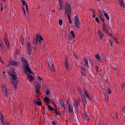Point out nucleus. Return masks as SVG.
Here are the masks:
<instances>
[{
  "label": "nucleus",
  "instance_id": "nucleus-1",
  "mask_svg": "<svg viewBox=\"0 0 125 125\" xmlns=\"http://www.w3.org/2000/svg\"><path fill=\"white\" fill-rule=\"evenodd\" d=\"M22 61L23 63V67L24 69V71L27 76V78L31 82L33 80H34V78L33 76L29 74L27 72H28L30 74H34L32 72L29 66L28 63L26 60L22 58Z\"/></svg>",
  "mask_w": 125,
  "mask_h": 125
},
{
  "label": "nucleus",
  "instance_id": "nucleus-2",
  "mask_svg": "<svg viewBox=\"0 0 125 125\" xmlns=\"http://www.w3.org/2000/svg\"><path fill=\"white\" fill-rule=\"evenodd\" d=\"M64 9L65 11V14H67V16H70L71 13V9L70 5L68 2H66L65 4Z\"/></svg>",
  "mask_w": 125,
  "mask_h": 125
},
{
  "label": "nucleus",
  "instance_id": "nucleus-3",
  "mask_svg": "<svg viewBox=\"0 0 125 125\" xmlns=\"http://www.w3.org/2000/svg\"><path fill=\"white\" fill-rule=\"evenodd\" d=\"M74 23L77 29H79L80 28L79 19L77 16H75L74 17Z\"/></svg>",
  "mask_w": 125,
  "mask_h": 125
},
{
  "label": "nucleus",
  "instance_id": "nucleus-4",
  "mask_svg": "<svg viewBox=\"0 0 125 125\" xmlns=\"http://www.w3.org/2000/svg\"><path fill=\"white\" fill-rule=\"evenodd\" d=\"M8 73L11 76L12 79L13 81L17 80V75L16 73L14 72V71H12L11 72H8Z\"/></svg>",
  "mask_w": 125,
  "mask_h": 125
},
{
  "label": "nucleus",
  "instance_id": "nucleus-5",
  "mask_svg": "<svg viewBox=\"0 0 125 125\" xmlns=\"http://www.w3.org/2000/svg\"><path fill=\"white\" fill-rule=\"evenodd\" d=\"M39 38V36L37 34H36V37L33 40V43L35 44H36L38 43V41Z\"/></svg>",
  "mask_w": 125,
  "mask_h": 125
},
{
  "label": "nucleus",
  "instance_id": "nucleus-6",
  "mask_svg": "<svg viewBox=\"0 0 125 125\" xmlns=\"http://www.w3.org/2000/svg\"><path fill=\"white\" fill-rule=\"evenodd\" d=\"M98 34L99 38L100 39H101L104 36V34L102 31L100 30H98Z\"/></svg>",
  "mask_w": 125,
  "mask_h": 125
},
{
  "label": "nucleus",
  "instance_id": "nucleus-7",
  "mask_svg": "<svg viewBox=\"0 0 125 125\" xmlns=\"http://www.w3.org/2000/svg\"><path fill=\"white\" fill-rule=\"evenodd\" d=\"M41 87V84L40 83H37L36 85V93L38 94L39 93H40V92L39 91L40 88Z\"/></svg>",
  "mask_w": 125,
  "mask_h": 125
},
{
  "label": "nucleus",
  "instance_id": "nucleus-8",
  "mask_svg": "<svg viewBox=\"0 0 125 125\" xmlns=\"http://www.w3.org/2000/svg\"><path fill=\"white\" fill-rule=\"evenodd\" d=\"M12 83H13V85L14 88L16 90L17 89V86L18 85V82L17 80L15 81H13L11 82Z\"/></svg>",
  "mask_w": 125,
  "mask_h": 125
},
{
  "label": "nucleus",
  "instance_id": "nucleus-9",
  "mask_svg": "<svg viewBox=\"0 0 125 125\" xmlns=\"http://www.w3.org/2000/svg\"><path fill=\"white\" fill-rule=\"evenodd\" d=\"M6 37H4V40L5 42V44L7 45L8 48H9L10 46L9 42L7 39V34H5Z\"/></svg>",
  "mask_w": 125,
  "mask_h": 125
},
{
  "label": "nucleus",
  "instance_id": "nucleus-10",
  "mask_svg": "<svg viewBox=\"0 0 125 125\" xmlns=\"http://www.w3.org/2000/svg\"><path fill=\"white\" fill-rule=\"evenodd\" d=\"M1 90L3 91L4 95L6 97L7 96V90L6 87L4 86L3 85L2 87L1 88Z\"/></svg>",
  "mask_w": 125,
  "mask_h": 125
},
{
  "label": "nucleus",
  "instance_id": "nucleus-11",
  "mask_svg": "<svg viewBox=\"0 0 125 125\" xmlns=\"http://www.w3.org/2000/svg\"><path fill=\"white\" fill-rule=\"evenodd\" d=\"M118 2L120 4L121 6L123 8H124L125 4L124 1L122 0H118Z\"/></svg>",
  "mask_w": 125,
  "mask_h": 125
},
{
  "label": "nucleus",
  "instance_id": "nucleus-12",
  "mask_svg": "<svg viewBox=\"0 0 125 125\" xmlns=\"http://www.w3.org/2000/svg\"><path fill=\"white\" fill-rule=\"evenodd\" d=\"M68 108L69 111V112L71 113L72 115H73V108L71 105H69L68 106Z\"/></svg>",
  "mask_w": 125,
  "mask_h": 125
},
{
  "label": "nucleus",
  "instance_id": "nucleus-13",
  "mask_svg": "<svg viewBox=\"0 0 125 125\" xmlns=\"http://www.w3.org/2000/svg\"><path fill=\"white\" fill-rule=\"evenodd\" d=\"M59 104L61 105V107L63 108L64 110H65L66 108L64 105L63 101L62 99L60 101Z\"/></svg>",
  "mask_w": 125,
  "mask_h": 125
},
{
  "label": "nucleus",
  "instance_id": "nucleus-14",
  "mask_svg": "<svg viewBox=\"0 0 125 125\" xmlns=\"http://www.w3.org/2000/svg\"><path fill=\"white\" fill-rule=\"evenodd\" d=\"M65 66L66 69H69V64L68 62L67 58H66V60L65 61Z\"/></svg>",
  "mask_w": 125,
  "mask_h": 125
},
{
  "label": "nucleus",
  "instance_id": "nucleus-15",
  "mask_svg": "<svg viewBox=\"0 0 125 125\" xmlns=\"http://www.w3.org/2000/svg\"><path fill=\"white\" fill-rule=\"evenodd\" d=\"M49 66L50 69L52 71L54 72H55V69L52 64H49Z\"/></svg>",
  "mask_w": 125,
  "mask_h": 125
},
{
  "label": "nucleus",
  "instance_id": "nucleus-16",
  "mask_svg": "<svg viewBox=\"0 0 125 125\" xmlns=\"http://www.w3.org/2000/svg\"><path fill=\"white\" fill-rule=\"evenodd\" d=\"M81 97L82 98V101L83 103L85 105L86 103L85 97L83 95Z\"/></svg>",
  "mask_w": 125,
  "mask_h": 125
},
{
  "label": "nucleus",
  "instance_id": "nucleus-17",
  "mask_svg": "<svg viewBox=\"0 0 125 125\" xmlns=\"http://www.w3.org/2000/svg\"><path fill=\"white\" fill-rule=\"evenodd\" d=\"M10 64L12 65L13 66H17L18 65L19 63L18 62L14 61H11L10 62Z\"/></svg>",
  "mask_w": 125,
  "mask_h": 125
},
{
  "label": "nucleus",
  "instance_id": "nucleus-18",
  "mask_svg": "<svg viewBox=\"0 0 125 125\" xmlns=\"http://www.w3.org/2000/svg\"><path fill=\"white\" fill-rule=\"evenodd\" d=\"M59 5L60 7V10H61L63 8V3L62 1L59 2Z\"/></svg>",
  "mask_w": 125,
  "mask_h": 125
},
{
  "label": "nucleus",
  "instance_id": "nucleus-19",
  "mask_svg": "<svg viewBox=\"0 0 125 125\" xmlns=\"http://www.w3.org/2000/svg\"><path fill=\"white\" fill-rule=\"evenodd\" d=\"M84 119L87 121H88V117L87 113L85 112V110H84Z\"/></svg>",
  "mask_w": 125,
  "mask_h": 125
},
{
  "label": "nucleus",
  "instance_id": "nucleus-20",
  "mask_svg": "<svg viewBox=\"0 0 125 125\" xmlns=\"http://www.w3.org/2000/svg\"><path fill=\"white\" fill-rule=\"evenodd\" d=\"M102 29L103 32L106 34L108 33V31L106 27L102 28Z\"/></svg>",
  "mask_w": 125,
  "mask_h": 125
},
{
  "label": "nucleus",
  "instance_id": "nucleus-21",
  "mask_svg": "<svg viewBox=\"0 0 125 125\" xmlns=\"http://www.w3.org/2000/svg\"><path fill=\"white\" fill-rule=\"evenodd\" d=\"M102 11L104 14V16L106 18V19L108 20H109V18L108 16L107 13H106L105 11L104 10H103Z\"/></svg>",
  "mask_w": 125,
  "mask_h": 125
},
{
  "label": "nucleus",
  "instance_id": "nucleus-22",
  "mask_svg": "<svg viewBox=\"0 0 125 125\" xmlns=\"http://www.w3.org/2000/svg\"><path fill=\"white\" fill-rule=\"evenodd\" d=\"M98 13L99 18H100L101 20L102 21L104 20V19L103 18L102 15L101 13V12L100 11H98Z\"/></svg>",
  "mask_w": 125,
  "mask_h": 125
},
{
  "label": "nucleus",
  "instance_id": "nucleus-23",
  "mask_svg": "<svg viewBox=\"0 0 125 125\" xmlns=\"http://www.w3.org/2000/svg\"><path fill=\"white\" fill-rule=\"evenodd\" d=\"M84 61L85 65L87 66L88 67V60L86 58H84Z\"/></svg>",
  "mask_w": 125,
  "mask_h": 125
},
{
  "label": "nucleus",
  "instance_id": "nucleus-24",
  "mask_svg": "<svg viewBox=\"0 0 125 125\" xmlns=\"http://www.w3.org/2000/svg\"><path fill=\"white\" fill-rule=\"evenodd\" d=\"M95 58L98 60H101V58L100 57L99 55L98 54H97L95 55Z\"/></svg>",
  "mask_w": 125,
  "mask_h": 125
},
{
  "label": "nucleus",
  "instance_id": "nucleus-25",
  "mask_svg": "<svg viewBox=\"0 0 125 125\" xmlns=\"http://www.w3.org/2000/svg\"><path fill=\"white\" fill-rule=\"evenodd\" d=\"M79 104V101L76 100L74 102V106L76 107H78Z\"/></svg>",
  "mask_w": 125,
  "mask_h": 125
},
{
  "label": "nucleus",
  "instance_id": "nucleus-26",
  "mask_svg": "<svg viewBox=\"0 0 125 125\" xmlns=\"http://www.w3.org/2000/svg\"><path fill=\"white\" fill-rule=\"evenodd\" d=\"M50 99L47 97H45L44 98V101H45L46 102H48L49 101Z\"/></svg>",
  "mask_w": 125,
  "mask_h": 125
},
{
  "label": "nucleus",
  "instance_id": "nucleus-27",
  "mask_svg": "<svg viewBox=\"0 0 125 125\" xmlns=\"http://www.w3.org/2000/svg\"><path fill=\"white\" fill-rule=\"evenodd\" d=\"M101 57L102 58V59L103 61H106L105 57L103 54H101Z\"/></svg>",
  "mask_w": 125,
  "mask_h": 125
},
{
  "label": "nucleus",
  "instance_id": "nucleus-28",
  "mask_svg": "<svg viewBox=\"0 0 125 125\" xmlns=\"http://www.w3.org/2000/svg\"><path fill=\"white\" fill-rule=\"evenodd\" d=\"M21 44L22 45L24 44V38L23 36L22 35L21 36Z\"/></svg>",
  "mask_w": 125,
  "mask_h": 125
},
{
  "label": "nucleus",
  "instance_id": "nucleus-29",
  "mask_svg": "<svg viewBox=\"0 0 125 125\" xmlns=\"http://www.w3.org/2000/svg\"><path fill=\"white\" fill-rule=\"evenodd\" d=\"M80 68L81 69L80 71L81 73L84 72H85V68L83 67H80Z\"/></svg>",
  "mask_w": 125,
  "mask_h": 125
},
{
  "label": "nucleus",
  "instance_id": "nucleus-30",
  "mask_svg": "<svg viewBox=\"0 0 125 125\" xmlns=\"http://www.w3.org/2000/svg\"><path fill=\"white\" fill-rule=\"evenodd\" d=\"M54 111L55 112V113L58 115H61V113L59 112L57 109H54Z\"/></svg>",
  "mask_w": 125,
  "mask_h": 125
},
{
  "label": "nucleus",
  "instance_id": "nucleus-31",
  "mask_svg": "<svg viewBox=\"0 0 125 125\" xmlns=\"http://www.w3.org/2000/svg\"><path fill=\"white\" fill-rule=\"evenodd\" d=\"M27 49L31 48V46L30 43L29 42H27Z\"/></svg>",
  "mask_w": 125,
  "mask_h": 125
},
{
  "label": "nucleus",
  "instance_id": "nucleus-32",
  "mask_svg": "<svg viewBox=\"0 0 125 125\" xmlns=\"http://www.w3.org/2000/svg\"><path fill=\"white\" fill-rule=\"evenodd\" d=\"M27 50L28 52V54L29 55L31 54L32 52L31 48L27 49Z\"/></svg>",
  "mask_w": 125,
  "mask_h": 125
},
{
  "label": "nucleus",
  "instance_id": "nucleus-33",
  "mask_svg": "<svg viewBox=\"0 0 125 125\" xmlns=\"http://www.w3.org/2000/svg\"><path fill=\"white\" fill-rule=\"evenodd\" d=\"M51 92L48 89H47L46 91V94L47 95H48Z\"/></svg>",
  "mask_w": 125,
  "mask_h": 125
},
{
  "label": "nucleus",
  "instance_id": "nucleus-34",
  "mask_svg": "<svg viewBox=\"0 0 125 125\" xmlns=\"http://www.w3.org/2000/svg\"><path fill=\"white\" fill-rule=\"evenodd\" d=\"M107 94H110L111 93V91L108 86L107 87Z\"/></svg>",
  "mask_w": 125,
  "mask_h": 125
},
{
  "label": "nucleus",
  "instance_id": "nucleus-35",
  "mask_svg": "<svg viewBox=\"0 0 125 125\" xmlns=\"http://www.w3.org/2000/svg\"><path fill=\"white\" fill-rule=\"evenodd\" d=\"M70 33L72 35L73 38H74L75 37V36L73 31H71L70 32Z\"/></svg>",
  "mask_w": 125,
  "mask_h": 125
},
{
  "label": "nucleus",
  "instance_id": "nucleus-36",
  "mask_svg": "<svg viewBox=\"0 0 125 125\" xmlns=\"http://www.w3.org/2000/svg\"><path fill=\"white\" fill-rule=\"evenodd\" d=\"M36 104L39 106H41L42 104V102L41 101H38Z\"/></svg>",
  "mask_w": 125,
  "mask_h": 125
},
{
  "label": "nucleus",
  "instance_id": "nucleus-37",
  "mask_svg": "<svg viewBox=\"0 0 125 125\" xmlns=\"http://www.w3.org/2000/svg\"><path fill=\"white\" fill-rule=\"evenodd\" d=\"M48 108L51 111H52L53 110V108L50 105H49L48 106Z\"/></svg>",
  "mask_w": 125,
  "mask_h": 125
},
{
  "label": "nucleus",
  "instance_id": "nucleus-38",
  "mask_svg": "<svg viewBox=\"0 0 125 125\" xmlns=\"http://www.w3.org/2000/svg\"><path fill=\"white\" fill-rule=\"evenodd\" d=\"M102 21L103 23L102 28L106 27V25L105 23L104 20Z\"/></svg>",
  "mask_w": 125,
  "mask_h": 125
},
{
  "label": "nucleus",
  "instance_id": "nucleus-39",
  "mask_svg": "<svg viewBox=\"0 0 125 125\" xmlns=\"http://www.w3.org/2000/svg\"><path fill=\"white\" fill-rule=\"evenodd\" d=\"M62 21L61 19H60L59 20V25H61L62 24Z\"/></svg>",
  "mask_w": 125,
  "mask_h": 125
},
{
  "label": "nucleus",
  "instance_id": "nucleus-40",
  "mask_svg": "<svg viewBox=\"0 0 125 125\" xmlns=\"http://www.w3.org/2000/svg\"><path fill=\"white\" fill-rule=\"evenodd\" d=\"M1 120L2 123L5 122L4 119V118L3 116H2V117H1Z\"/></svg>",
  "mask_w": 125,
  "mask_h": 125
},
{
  "label": "nucleus",
  "instance_id": "nucleus-41",
  "mask_svg": "<svg viewBox=\"0 0 125 125\" xmlns=\"http://www.w3.org/2000/svg\"><path fill=\"white\" fill-rule=\"evenodd\" d=\"M21 1H22V3L23 5V6H25V5L26 4H27L25 1L23 0H22Z\"/></svg>",
  "mask_w": 125,
  "mask_h": 125
},
{
  "label": "nucleus",
  "instance_id": "nucleus-42",
  "mask_svg": "<svg viewBox=\"0 0 125 125\" xmlns=\"http://www.w3.org/2000/svg\"><path fill=\"white\" fill-rule=\"evenodd\" d=\"M84 93L86 95V96L87 97H88V98L89 97V96L88 95L89 94L88 93H87L86 91H84Z\"/></svg>",
  "mask_w": 125,
  "mask_h": 125
},
{
  "label": "nucleus",
  "instance_id": "nucleus-43",
  "mask_svg": "<svg viewBox=\"0 0 125 125\" xmlns=\"http://www.w3.org/2000/svg\"><path fill=\"white\" fill-rule=\"evenodd\" d=\"M68 19L69 21V23L71 24L72 23V21H71V19L70 16H68Z\"/></svg>",
  "mask_w": 125,
  "mask_h": 125
},
{
  "label": "nucleus",
  "instance_id": "nucleus-44",
  "mask_svg": "<svg viewBox=\"0 0 125 125\" xmlns=\"http://www.w3.org/2000/svg\"><path fill=\"white\" fill-rule=\"evenodd\" d=\"M96 21L98 23H100L99 21V20L98 18L96 17L95 19Z\"/></svg>",
  "mask_w": 125,
  "mask_h": 125
},
{
  "label": "nucleus",
  "instance_id": "nucleus-45",
  "mask_svg": "<svg viewBox=\"0 0 125 125\" xmlns=\"http://www.w3.org/2000/svg\"><path fill=\"white\" fill-rule=\"evenodd\" d=\"M109 41V43L110 44L111 46V47H113V42L112 41Z\"/></svg>",
  "mask_w": 125,
  "mask_h": 125
},
{
  "label": "nucleus",
  "instance_id": "nucleus-46",
  "mask_svg": "<svg viewBox=\"0 0 125 125\" xmlns=\"http://www.w3.org/2000/svg\"><path fill=\"white\" fill-rule=\"evenodd\" d=\"M105 99H106V100H107L108 102V96L107 95H105Z\"/></svg>",
  "mask_w": 125,
  "mask_h": 125
},
{
  "label": "nucleus",
  "instance_id": "nucleus-47",
  "mask_svg": "<svg viewBox=\"0 0 125 125\" xmlns=\"http://www.w3.org/2000/svg\"><path fill=\"white\" fill-rule=\"evenodd\" d=\"M81 94L82 93V91L81 89L80 88H78L77 90Z\"/></svg>",
  "mask_w": 125,
  "mask_h": 125
},
{
  "label": "nucleus",
  "instance_id": "nucleus-48",
  "mask_svg": "<svg viewBox=\"0 0 125 125\" xmlns=\"http://www.w3.org/2000/svg\"><path fill=\"white\" fill-rule=\"evenodd\" d=\"M25 6L26 7L27 12V13H28V7L27 4H26L25 5Z\"/></svg>",
  "mask_w": 125,
  "mask_h": 125
},
{
  "label": "nucleus",
  "instance_id": "nucleus-49",
  "mask_svg": "<svg viewBox=\"0 0 125 125\" xmlns=\"http://www.w3.org/2000/svg\"><path fill=\"white\" fill-rule=\"evenodd\" d=\"M22 10H23V12H24V13L25 15H26V13H25L24 8V7H22Z\"/></svg>",
  "mask_w": 125,
  "mask_h": 125
},
{
  "label": "nucleus",
  "instance_id": "nucleus-50",
  "mask_svg": "<svg viewBox=\"0 0 125 125\" xmlns=\"http://www.w3.org/2000/svg\"><path fill=\"white\" fill-rule=\"evenodd\" d=\"M52 123L53 125H56L55 122L54 120L52 121Z\"/></svg>",
  "mask_w": 125,
  "mask_h": 125
},
{
  "label": "nucleus",
  "instance_id": "nucleus-51",
  "mask_svg": "<svg viewBox=\"0 0 125 125\" xmlns=\"http://www.w3.org/2000/svg\"><path fill=\"white\" fill-rule=\"evenodd\" d=\"M39 40H42V41H43V39L42 36H39Z\"/></svg>",
  "mask_w": 125,
  "mask_h": 125
},
{
  "label": "nucleus",
  "instance_id": "nucleus-52",
  "mask_svg": "<svg viewBox=\"0 0 125 125\" xmlns=\"http://www.w3.org/2000/svg\"><path fill=\"white\" fill-rule=\"evenodd\" d=\"M82 75L83 77H85L86 76V74L84 73V72H82Z\"/></svg>",
  "mask_w": 125,
  "mask_h": 125
},
{
  "label": "nucleus",
  "instance_id": "nucleus-53",
  "mask_svg": "<svg viewBox=\"0 0 125 125\" xmlns=\"http://www.w3.org/2000/svg\"><path fill=\"white\" fill-rule=\"evenodd\" d=\"M114 40L116 41V42L118 43L119 44V43L118 42L117 39L116 38H114Z\"/></svg>",
  "mask_w": 125,
  "mask_h": 125
},
{
  "label": "nucleus",
  "instance_id": "nucleus-54",
  "mask_svg": "<svg viewBox=\"0 0 125 125\" xmlns=\"http://www.w3.org/2000/svg\"><path fill=\"white\" fill-rule=\"evenodd\" d=\"M73 54L75 56V57H76V59L77 60H78L79 59L78 57L77 56H76V55H75V54L73 52Z\"/></svg>",
  "mask_w": 125,
  "mask_h": 125
},
{
  "label": "nucleus",
  "instance_id": "nucleus-55",
  "mask_svg": "<svg viewBox=\"0 0 125 125\" xmlns=\"http://www.w3.org/2000/svg\"><path fill=\"white\" fill-rule=\"evenodd\" d=\"M33 102H34L35 104H36L37 102V101L36 99H34Z\"/></svg>",
  "mask_w": 125,
  "mask_h": 125
},
{
  "label": "nucleus",
  "instance_id": "nucleus-56",
  "mask_svg": "<svg viewBox=\"0 0 125 125\" xmlns=\"http://www.w3.org/2000/svg\"><path fill=\"white\" fill-rule=\"evenodd\" d=\"M51 102L52 104H53V105H55V104L54 103V102H53V100H51Z\"/></svg>",
  "mask_w": 125,
  "mask_h": 125
},
{
  "label": "nucleus",
  "instance_id": "nucleus-57",
  "mask_svg": "<svg viewBox=\"0 0 125 125\" xmlns=\"http://www.w3.org/2000/svg\"><path fill=\"white\" fill-rule=\"evenodd\" d=\"M125 83H124L121 86V88H123V87L125 86Z\"/></svg>",
  "mask_w": 125,
  "mask_h": 125
},
{
  "label": "nucleus",
  "instance_id": "nucleus-58",
  "mask_svg": "<svg viewBox=\"0 0 125 125\" xmlns=\"http://www.w3.org/2000/svg\"><path fill=\"white\" fill-rule=\"evenodd\" d=\"M110 34V36H111L112 38L114 39V38L115 37H114V36L112 34Z\"/></svg>",
  "mask_w": 125,
  "mask_h": 125
},
{
  "label": "nucleus",
  "instance_id": "nucleus-59",
  "mask_svg": "<svg viewBox=\"0 0 125 125\" xmlns=\"http://www.w3.org/2000/svg\"><path fill=\"white\" fill-rule=\"evenodd\" d=\"M91 10L92 11V12H93V14L94 13H95V11L93 9H92Z\"/></svg>",
  "mask_w": 125,
  "mask_h": 125
},
{
  "label": "nucleus",
  "instance_id": "nucleus-60",
  "mask_svg": "<svg viewBox=\"0 0 125 125\" xmlns=\"http://www.w3.org/2000/svg\"><path fill=\"white\" fill-rule=\"evenodd\" d=\"M105 82L106 83H108V79H107L105 80Z\"/></svg>",
  "mask_w": 125,
  "mask_h": 125
},
{
  "label": "nucleus",
  "instance_id": "nucleus-61",
  "mask_svg": "<svg viewBox=\"0 0 125 125\" xmlns=\"http://www.w3.org/2000/svg\"><path fill=\"white\" fill-rule=\"evenodd\" d=\"M66 104H68L69 103V101L68 100H67L66 101Z\"/></svg>",
  "mask_w": 125,
  "mask_h": 125
},
{
  "label": "nucleus",
  "instance_id": "nucleus-62",
  "mask_svg": "<svg viewBox=\"0 0 125 125\" xmlns=\"http://www.w3.org/2000/svg\"><path fill=\"white\" fill-rule=\"evenodd\" d=\"M95 16V13H94L93 14V18H94Z\"/></svg>",
  "mask_w": 125,
  "mask_h": 125
},
{
  "label": "nucleus",
  "instance_id": "nucleus-63",
  "mask_svg": "<svg viewBox=\"0 0 125 125\" xmlns=\"http://www.w3.org/2000/svg\"><path fill=\"white\" fill-rule=\"evenodd\" d=\"M3 9V7H1V10L2 11Z\"/></svg>",
  "mask_w": 125,
  "mask_h": 125
},
{
  "label": "nucleus",
  "instance_id": "nucleus-64",
  "mask_svg": "<svg viewBox=\"0 0 125 125\" xmlns=\"http://www.w3.org/2000/svg\"><path fill=\"white\" fill-rule=\"evenodd\" d=\"M6 125H10L8 122H6Z\"/></svg>",
  "mask_w": 125,
  "mask_h": 125
}]
</instances>
